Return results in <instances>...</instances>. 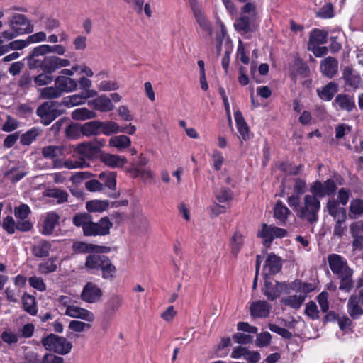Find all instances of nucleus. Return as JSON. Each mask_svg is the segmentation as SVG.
Returning a JSON list of instances; mask_svg holds the SVG:
<instances>
[{
    "label": "nucleus",
    "mask_w": 363,
    "mask_h": 363,
    "mask_svg": "<svg viewBox=\"0 0 363 363\" xmlns=\"http://www.w3.org/2000/svg\"><path fill=\"white\" fill-rule=\"evenodd\" d=\"M62 104L57 101H45L37 108L36 114L43 125H48L65 113V110L60 108Z\"/></svg>",
    "instance_id": "3"
},
{
    "label": "nucleus",
    "mask_w": 363,
    "mask_h": 363,
    "mask_svg": "<svg viewBox=\"0 0 363 363\" xmlns=\"http://www.w3.org/2000/svg\"><path fill=\"white\" fill-rule=\"evenodd\" d=\"M93 218L89 212L77 213L72 218V223L76 227H81L84 234L85 226L91 223Z\"/></svg>",
    "instance_id": "31"
},
{
    "label": "nucleus",
    "mask_w": 363,
    "mask_h": 363,
    "mask_svg": "<svg viewBox=\"0 0 363 363\" xmlns=\"http://www.w3.org/2000/svg\"><path fill=\"white\" fill-rule=\"evenodd\" d=\"M41 343L45 350L53 351L61 355H65L70 352L72 345L65 337L51 333L43 337Z\"/></svg>",
    "instance_id": "4"
},
{
    "label": "nucleus",
    "mask_w": 363,
    "mask_h": 363,
    "mask_svg": "<svg viewBox=\"0 0 363 363\" xmlns=\"http://www.w3.org/2000/svg\"><path fill=\"white\" fill-rule=\"evenodd\" d=\"M243 243L242 235L240 233H235L230 240L231 252L237 256Z\"/></svg>",
    "instance_id": "47"
},
{
    "label": "nucleus",
    "mask_w": 363,
    "mask_h": 363,
    "mask_svg": "<svg viewBox=\"0 0 363 363\" xmlns=\"http://www.w3.org/2000/svg\"><path fill=\"white\" fill-rule=\"evenodd\" d=\"M130 144V138L125 135L113 136L109 140V145L116 147L119 150L128 147Z\"/></svg>",
    "instance_id": "36"
},
{
    "label": "nucleus",
    "mask_w": 363,
    "mask_h": 363,
    "mask_svg": "<svg viewBox=\"0 0 363 363\" xmlns=\"http://www.w3.org/2000/svg\"><path fill=\"white\" fill-rule=\"evenodd\" d=\"M86 189L91 192L103 191V185L99 179H90L85 182Z\"/></svg>",
    "instance_id": "60"
},
{
    "label": "nucleus",
    "mask_w": 363,
    "mask_h": 363,
    "mask_svg": "<svg viewBox=\"0 0 363 363\" xmlns=\"http://www.w3.org/2000/svg\"><path fill=\"white\" fill-rule=\"evenodd\" d=\"M123 298L118 295H112L105 305V315L112 317L122 305Z\"/></svg>",
    "instance_id": "27"
},
{
    "label": "nucleus",
    "mask_w": 363,
    "mask_h": 363,
    "mask_svg": "<svg viewBox=\"0 0 363 363\" xmlns=\"http://www.w3.org/2000/svg\"><path fill=\"white\" fill-rule=\"evenodd\" d=\"M31 213L29 206L27 204L21 203L14 208V215L17 219H26Z\"/></svg>",
    "instance_id": "52"
},
{
    "label": "nucleus",
    "mask_w": 363,
    "mask_h": 363,
    "mask_svg": "<svg viewBox=\"0 0 363 363\" xmlns=\"http://www.w3.org/2000/svg\"><path fill=\"white\" fill-rule=\"evenodd\" d=\"M9 26L20 34L31 33L33 31V26L23 14H15L9 21Z\"/></svg>",
    "instance_id": "8"
},
{
    "label": "nucleus",
    "mask_w": 363,
    "mask_h": 363,
    "mask_svg": "<svg viewBox=\"0 0 363 363\" xmlns=\"http://www.w3.org/2000/svg\"><path fill=\"white\" fill-rule=\"evenodd\" d=\"M320 208V202L314 194H307L304 196V205L299 208L297 216L301 219L306 220L310 223L317 222L318 213Z\"/></svg>",
    "instance_id": "2"
},
{
    "label": "nucleus",
    "mask_w": 363,
    "mask_h": 363,
    "mask_svg": "<svg viewBox=\"0 0 363 363\" xmlns=\"http://www.w3.org/2000/svg\"><path fill=\"white\" fill-rule=\"evenodd\" d=\"M43 133V130L38 127H33L21 135L20 142L23 145H29L35 141Z\"/></svg>",
    "instance_id": "32"
},
{
    "label": "nucleus",
    "mask_w": 363,
    "mask_h": 363,
    "mask_svg": "<svg viewBox=\"0 0 363 363\" xmlns=\"http://www.w3.org/2000/svg\"><path fill=\"white\" fill-rule=\"evenodd\" d=\"M109 206L108 201L91 200L86 203V208L88 212L101 213L106 211Z\"/></svg>",
    "instance_id": "35"
},
{
    "label": "nucleus",
    "mask_w": 363,
    "mask_h": 363,
    "mask_svg": "<svg viewBox=\"0 0 363 363\" xmlns=\"http://www.w3.org/2000/svg\"><path fill=\"white\" fill-rule=\"evenodd\" d=\"M55 85L59 87L62 93L72 92L77 87V82L66 76H58L55 80Z\"/></svg>",
    "instance_id": "24"
},
{
    "label": "nucleus",
    "mask_w": 363,
    "mask_h": 363,
    "mask_svg": "<svg viewBox=\"0 0 363 363\" xmlns=\"http://www.w3.org/2000/svg\"><path fill=\"white\" fill-rule=\"evenodd\" d=\"M337 185L332 179H328L323 183L315 181L311 186L310 191L318 198H323L326 196H333L337 191Z\"/></svg>",
    "instance_id": "6"
},
{
    "label": "nucleus",
    "mask_w": 363,
    "mask_h": 363,
    "mask_svg": "<svg viewBox=\"0 0 363 363\" xmlns=\"http://www.w3.org/2000/svg\"><path fill=\"white\" fill-rule=\"evenodd\" d=\"M255 21V18H250L247 15H242L235 21L234 26L238 32L245 34L254 30Z\"/></svg>",
    "instance_id": "16"
},
{
    "label": "nucleus",
    "mask_w": 363,
    "mask_h": 363,
    "mask_svg": "<svg viewBox=\"0 0 363 363\" xmlns=\"http://www.w3.org/2000/svg\"><path fill=\"white\" fill-rule=\"evenodd\" d=\"M96 95V91L94 90H88L81 94H74L62 99L61 102L62 106L66 107H72L78 106L84 102L89 98L93 97Z\"/></svg>",
    "instance_id": "13"
},
{
    "label": "nucleus",
    "mask_w": 363,
    "mask_h": 363,
    "mask_svg": "<svg viewBox=\"0 0 363 363\" xmlns=\"http://www.w3.org/2000/svg\"><path fill=\"white\" fill-rule=\"evenodd\" d=\"M194 17L199 23V26L205 31L211 33V28L210 22L206 18L201 11L197 12L194 14Z\"/></svg>",
    "instance_id": "56"
},
{
    "label": "nucleus",
    "mask_w": 363,
    "mask_h": 363,
    "mask_svg": "<svg viewBox=\"0 0 363 363\" xmlns=\"http://www.w3.org/2000/svg\"><path fill=\"white\" fill-rule=\"evenodd\" d=\"M271 308V305L266 301H255L250 306V315L252 318H267L269 315Z\"/></svg>",
    "instance_id": "14"
},
{
    "label": "nucleus",
    "mask_w": 363,
    "mask_h": 363,
    "mask_svg": "<svg viewBox=\"0 0 363 363\" xmlns=\"http://www.w3.org/2000/svg\"><path fill=\"white\" fill-rule=\"evenodd\" d=\"M65 133L67 138L75 139L82 134V127L77 123H71L66 127Z\"/></svg>",
    "instance_id": "50"
},
{
    "label": "nucleus",
    "mask_w": 363,
    "mask_h": 363,
    "mask_svg": "<svg viewBox=\"0 0 363 363\" xmlns=\"http://www.w3.org/2000/svg\"><path fill=\"white\" fill-rule=\"evenodd\" d=\"M272 341V335L269 332H263L257 334L255 344L259 347H267Z\"/></svg>",
    "instance_id": "53"
},
{
    "label": "nucleus",
    "mask_w": 363,
    "mask_h": 363,
    "mask_svg": "<svg viewBox=\"0 0 363 363\" xmlns=\"http://www.w3.org/2000/svg\"><path fill=\"white\" fill-rule=\"evenodd\" d=\"M216 200L220 203H225L233 199L232 191L225 187H222L215 192Z\"/></svg>",
    "instance_id": "49"
},
{
    "label": "nucleus",
    "mask_w": 363,
    "mask_h": 363,
    "mask_svg": "<svg viewBox=\"0 0 363 363\" xmlns=\"http://www.w3.org/2000/svg\"><path fill=\"white\" fill-rule=\"evenodd\" d=\"M329 294L327 291H322L316 296V300L323 313H327L329 310Z\"/></svg>",
    "instance_id": "54"
},
{
    "label": "nucleus",
    "mask_w": 363,
    "mask_h": 363,
    "mask_svg": "<svg viewBox=\"0 0 363 363\" xmlns=\"http://www.w3.org/2000/svg\"><path fill=\"white\" fill-rule=\"evenodd\" d=\"M339 91V85L337 82L331 81L326 85L316 90L318 97L325 101H330Z\"/></svg>",
    "instance_id": "15"
},
{
    "label": "nucleus",
    "mask_w": 363,
    "mask_h": 363,
    "mask_svg": "<svg viewBox=\"0 0 363 363\" xmlns=\"http://www.w3.org/2000/svg\"><path fill=\"white\" fill-rule=\"evenodd\" d=\"M281 268L282 261L281 257L272 252L268 255L265 260L263 275L265 277V274H267L268 277H270V276L279 273Z\"/></svg>",
    "instance_id": "11"
},
{
    "label": "nucleus",
    "mask_w": 363,
    "mask_h": 363,
    "mask_svg": "<svg viewBox=\"0 0 363 363\" xmlns=\"http://www.w3.org/2000/svg\"><path fill=\"white\" fill-rule=\"evenodd\" d=\"M101 133H104L106 135H111L113 133H117L120 132V126L117 123L113 121H101Z\"/></svg>",
    "instance_id": "45"
},
{
    "label": "nucleus",
    "mask_w": 363,
    "mask_h": 363,
    "mask_svg": "<svg viewBox=\"0 0 363 363\" xmlns=\"http://www.w3.org/2000/svg\"><path fill=\"white\" fill-rule=\"evenodd\" d=\"M335 220L336 222L334 226L333 235L341 238L347 230V227L344 225V223L347 220V214H345L344 212H342L338 218Z\"/></svg>",
    "instance_id": "42"
},
{
    "label": "nucleus",
    "mask_w": 363,
    "mask_h": 363,
    "mask_svg": "<svg viewBox=\"0 0 363 363\" xmlns=\"http://www.w3.org/2000/svg\"><path fill=\"white\" fill-rule=\"evenodd\" d=\"M264 285L262 291L263 294L267 297V300L273 301L279 297V291H278V286H277V281L274 284L270 281V277H268L267 274L264 277Z\"/></svg>",
    "instance_id": "23"
},
{
    "label": "nucleus",
    "mask_w": 363,
    "mask_h": 363,
    "mask_svg": "<svg viewBox=\"0 0 363 363\" xmlns=\"http://www.w3.org/2000/svg\"><path fill=\"white\" fill-rule=\"evenodd\" d=\"M317 17L321 18H330L334 16L333 7L331 4L324 5L316 13Z\"/></svg>",
    "instance_id": "59"
},
{
    "label": "nucleus",
    "mask_w": 363,
    "mask_h": 363,
    "mask_svg": "<svg viewBox=\"0 0 363 363\" xmlns=\"http://www.w3.org/2000/svg\"><path fill=\"white\" fill-rule=\"evenodd\" d=\"M116 177L117 174L116 172H101L98 178L102 183L104 190L105 188H108L110 190H115L116 188Z\"/></svg>",
    "instance_id": "26"
},
{
    "label": "nucleus",
    "mask_w": 363,
    "mask_h": 363,
    "mask_svg": "<svg viewBox=\"0 0 363 363\" xmlns=\"http://www.w3.org/2000/svg\"><path fill=\"white\" fill-rule=\"evenodd\" d=\"M101 161L106 166L112 168L122 167L127 162L125 157L109 153L102 154Z\"/></svg>",
    "instance_id": "22"
},
{
    "label": "nucleus",
    "mask_w": 363,
    "mask_h": 363,
    "mask_svg": "<svg viewBox=\"0 0 363 363\" xmlns=\"http://www.w3.org/2000/svg\"><path fill=\"white\" fill-rule=\"evenodd\" d=\"M51 247L52 242L42 239L33 245L31 252L33 256L38 258L48 257L50 255Z\"/></svg>",
    "instance_id": "17"
},
{
    "label": "nucleus",
    "mask_w": 363,
    "mask_h": 363,
    "mask_svg": "<svg viewBox=\"0 0 363 363\" xmlns=\"http://www.w3.org/2000/svg\"><path fill=\"white\" fill-rule=\"evenodd\" d=\"M65 315L86 321H92L94 319V315L91 312L75 306H68L65 311Z\"/></svg>",
    "instance_id": "20"
},
{
    "label": "nucleus",
    "mask_w": 363,
    "mask_h": 363,
    "mask_svg": "<svg viewBox=\"0 0 363 363\" xmlns=\"http://www.w3.org/2000/svg\"><path fill=\"white\" fill-rule=\"evenodd\" d=\"M103 295L102 290L92 282H88L83 288L81 297L89 303L98 302Z\"/></svg>",
    "instance_id": "9"
},
{
    "label": "nucleus",
    "mask_w": 363,
    "mask_h": 363,
    "mask_svg": "<svg viewBox=\"0 0 363 363\" xmlns=\"http://www.w3.org/2000/svg\"><path fill=\"white\" fill-rule=\"evenodd\" d=\"M328 262L332 272L340 281L339 289L346 293L350 292L354 287L353 269L349 267L347 259L338 254H330Z\"/></svg>",
    "instance_id": "1"
},
{
    "label": "nucleus",
    "mask_w": 363,
    "mask_h": 363,
    "mask_svg": "<svg viewBox=\"0 0 363 363\" xmlns=\"http://www.w3.org/2000/svg\"><path fill=\"white\" fill-rule=\"evenodd\" d=\"M60 216L55 211L47 213L40 232L45 235H52L56 226L60 223Z\"/></svg>",
    "instance_id": "12"
},
{
    "label": "nucleus",
    "mask_w": 363,
    "mask_h": 363,
    "mask_svg": "<svg viewBox=\"0 0 363 363\" xmlns=\"http://www.w3.org/2000/svg\"><path fill=\"white\" fill-rule=\"evenodd\" d=\"M33 82L35 85L38 86L47 85L52 82V77L51 74H46L45 72L41 73L34 77Z\"/></svg>",
    "instance_id": "57"
},
{
    "label": "nucleus",
    "mask_w": 363,
    "mask_h": 363,
    "mask_svg": "<svg viewBox=\"0 0 363 363\" xmlns=\"http://www.w3.org/2000/svg\"><path fill=\"white\" fill-rule=\"evenodd\" d=\"M291 213L289 208L280 201H277L274 208V216L278 219L281 224L286 223L288 216Z\"/></svg>",
    "instance_id": "34"
},
{
    "label": "nucleus",
    "mask_w": 363,
    "mask_h": 363,
    "mask_svg": "<svg viewBox=\"0 0 363 363\" xmlns=\"http://www.w3.org/2000/svg\"><path fill=\"white\" fill-rule=\"evenodd\" d=\"M304 313L311 320H318L320 318L318 306L313 301H310L306 304Z\"/></svg>",
    "instance_id": "48"
},
{
    "label": "nucleus",
    "mask_w": 363,
    "mask_h": 363,
    "mask_svg": "<svg viewBox=\"0 0 363 363\" xmlns=\"http://www.w3.org/2000/svg\"><path fill=\"white\" fill-rule=\"evenodd\" d=\"M328 33L323 29L313 28L309 33L307 48L323 45L328 42Z\"/></svg>",
    "instance_id": "18"
},
{
    "label": "nucleus",
    "mask_w": 363,
    "mask_h": 363,
    "mask_svg": "<svg viewBox=\"0 0 363 363\" xmlns=\"http://www.w3.org/2000/svg\"><path fill=\"white\" fill-rule=\"evenodd\" d=\"M89 104L95 109L101 112H107L112 111L114 108V106L112 104L111 99L107 97L106 95H101L96 99L89 101Z\"/></svg>",
    "instance_id": "21"
},
{
    "label": "nucleus",
    "mask_w": 363,
    "mask_h": 363,
    "mask_svg": "<svg viewBox=\"0 0 363 363\" xmlns=\"http://www.w3.org/2000/svg\"><path fill=\"white\" fill-rule=\"evenodd\" d=\"M358 301L357 296L352 295L347 301V313L353 320H359L363 315V308Z\"/></svg>",
    "instance_id": "19"
},
{
    "label": "nucleus",
    "mask_w": 363,
    "mask_h": 363,
    "mask_svg": "<svg viewBox=\"0 0 363 363\" xmlns=\"http://www.w3.org/2000/svg\"><path fill=\"white\" fill-rule=\"evenodd\" d=\"M338 60L335 57L328 56L320 61V71L323 76L333 79L338 72Z\"/></svg>",
    "instance_id": "10"
},
{
    "label": "nucleus",
    "mask_w": 363,
    "mask_h": 363,
    "mask_svg": "<svg viewBox=\"0 0 363 363\" xmlns=\"http://www.w3.org/2000/svg\"><path fill=\"white\" fill-rule=\"evenodd\" d=\"M105 257L104 255H89L86 258L85 266L89 269L99 270Z\"/></svg>",
    "instance_id": "37"
},
{
    "label": "nucleus",
    "mask_w": 363,
    "mask_h": 363,
    "mask_svg": "<svg viewBox=\"0 0 363 363\" xmlns=\"http://www.w3.org/2000/svg\"><path fill=\"white\" fill-rule=\"evenodd\" d=\"M23 310L31 315H35L38 313V308L35 298L33 296L25 292L22 296Z\"/></svg>",
    "instance_id": "29"
},
{
    "label": "nucleus",
    "mask_w": 363,
    "mask_h": 363,
    "mask_svg": "<svg viewBox=\"0 0 363 363\" xmlns=\"http://www.w3.org/2000/svg\"><path fill=\"white\" fill-rule=\"evenodd\" d=\"M342 79L345 84L351 87L357 88L361 81V78L359 75L353 74V69L347 66L344 68L342 72Z\"/></svg>",
    "instance_id": "30"
},
{
    "label": "nucleus",
    "mask_w": 363,
    "mask_h": 363,
    "mask_svg": "<svg viewBox=\"0 0 363 363\" xmlns=\"http://www.w3.org/2000/svg\"><path fill=\"white\" fill-rule=\"evenodd\" d=\"M96 116V113L86 108H79L72 113V118L74 120L84 121L86 119L94 118Z\"/></svg>",
    "instance_id": "40"
},
{
    "label": "nucleus",
    "mask_w": 363,
    "mask_h": 363,
    "mask_svg": "<svg viewBox=\"0 0 363 363\" xmlns=\"http://www.w3.org/2000/svg\"><path fill=\"white\" fill-rule=\"evenodd\" d=\"M268 328L272 332L279 335L284 339L289 340L291 339L293 336L292 333L289 330L286 328H281L276 324L269 323L268 325Z\"/></svg>",
    "instance_id": "55"
},
{
    "label": "nucleus",
    "mask_w": 363,
    "mask_h": 363,
    "mask_svg": "<svg viewBox=\"0 0 363 363\" xmlns=\"http://www.w3.org/2000/svg\"><path fill=\"white\" fill-rule=\"evenodd\" d=\"M306 298V295H292L283 298L281 302L294 309H299Z\"/></svg>",
    "instance_id": "33"
},
{
    "label": "nucleus",
    "mask_w": 363,
    "mask_h": 363,
    "mask_svg": "<svg viewBox=\"0 0 363 363\" xmlns=\"http://www.w3.org/2000/svg\"><path fill=\"white\" fill-rule=\"evenodd\" d=\"M42 360L35 351L29 350L24 354V363H42Z\"/></svg>",
    "instance_id": "64"
},
{
    "label": "nucleus",
    "mask_w": 363,
    "mask_h": 363,
    "mask_svg": "<svg viewBox=\"0 0 363 363\" xmlns=\"http://www.w3.org/2000/svg\"><path fill=\"white\" fill-rule=\"evenodd\" d=\"M2 227L9 234H13L16 229V223L12 216H7L3 220Z\"/></svg>",
    "instance_id": "63"
},
{
    "label": "nucleus",
    "mask_w": 363,
    "mask_h": 363,
    "mask_svg": "<svg viewBox=\"0 0 363 363\" xmlns=\"http://www.w3.org/2000/svg\"><path fill=\"white\" fill-rule=\"evenodd\" d=\"M70 61L67 59L60 58L57 56L45 57L43 60L42 70L46 74H51L60 68L67 67Z\"/></svg>",
    "instance_id": "7"
},
{
    "label": "nucleus",
    "mask_w": 363,
    "mask_h": 363,
    "mask_svg": "<svg viewBox=\"0 0 363 363\" xmlns=\"http://www.w3.org/2000/svg\"><path fill=\"white\" fill-rule=\"evenodd\" d=\"M350 211L353 214L362 215L363 200L360 199H355L352 200L350 205Z\"/></svg>",
    "instance_id": "58"
},
{
    "label": "nucleus",
    "mask_w": 363,
    "mask_h": 363,
    "mask_svg": "<svg viewBox=\"0 0 363 363\" xmlns=\"http://www.w3.org/2000/svg\"><path fill=\"white\" fill-rule=\"evenodd\" d=\"M101 121H92L82 125V134L86 136L96 135L101 133Z\"/></svg>",
    "instance_id": "39"
},
{
    "label": "nucleus",
    "mask_w": 363,
    "mask_h": 363,
    "mask_svg": "<svg viewBox=\"0 0 363 363\" xmlns=\"http://www.w3.org/2000/svg\"><path fill=\"white\" fill-rule=\"evenodd\" d=\"M273 226L268 225L265 223L262 224V230L258 233L257 236L262 238L264 240V245L269 246L273 241Z\"/></svg>",
    "instance_id": "44"
},
{
    "label": "nucleus",
    "mask_w": 363,
    "mask_h": 363,
    "mask_svg": "<svg viewBox=\"0 0 363 363\" xmlns=\"http://www.w3.org/2000/svg\"><path fill=\"white\" fill-rule=\"evenodd\" d=\"M62 147L58 145H48L42 149V155L44 158L54 159L62 154Z\"/></svg>",
    "instance_id": "41"
},
{
    "label": "nucleus",
    "mask_w": 363,
    "mask_h": 363,
    "mask_svg": "<svg viewBox=\"0 0 363 363\" xmlns=\"http://www.w3.org/2000/svg\"><path fill=\"white\" fill-rule=\"evenodd\" d=\"M333 104H337L340 109L351 112L355 108V102L352 97L345 94H337Z\"/></svg>",
    "instance_id": "25"
},
{
    "label": "nucleus",
    "mask_w": 363,
    "mask_h": 363,
    "mask_svg": "<svg viewBox=\"0 0 363 363\" xmlns=\"http://www.w3.org/2000/svg\"><path fill=\"white\" fill-rule=\"evenodd\" d=\"M72 248L77 253H89L94 251L95 245L77 241L73 243Z\"/></svg>",
    "instance_id": "46"
},
{
    "label": "nucleus",
    "mask_w": 363,
    "mask_h": 363,
    "mask_svg": "<svg viewBox=\"0 0 363 363\" xmlns=\"http://www.w3.org/2000/svg\"><path fill=\"white\" fill-rule=\"evenodd\" d=\"M78 150L82 155L91 158L99 152V147L91 141L79 145Z\"/></svg>",
    "instance_id": "38"
},
{
    "label": "nucleus",
    "mask_w": 363,
    "mask_h": 363,
    "mask_svg": "<svg viewBox=\"0 0 363 363\" xmlns=\"http://www.w3.org/2000/svg\"><path fill=\"white\" fill-rule=\"evenodd\" d=\"M62 92L59 87L49 86L41 90V96L44 99H55L62 96Z\"/></svg>",
    "instance_id": "51"
},
{
    "label": "nucleus",
    "mask_w": 363,
    "mask_h": 363,
    "mask_svg": "<svg viewBox=\"0 0 363 363\" xmlns=\"http://www.w3.org/2000/svg\"><path fill=\"white\" fill-rule=\"evenodd\" d=\"M113 223L110 219L105 216L101 218L98 222L91 221L88 226H85V236H104L109 234L110 229Z\"/></svg>",
    "instance_id": "5"
},
{
    "label": "nucleus",
    "mask_w": 363,
    "mask_h": 363,
    "mask_svg": "<svg viewBox=\"0 0 363 363\" xmlns=\"http://www.w3.org/2000/svg\"><path fill=\"white\" fill-rule=\"evenodd\" d=\"M232 338L235 342L242 345L251 343L253 340V337L251 335L242 333L233 334Z\"/></svg>",
    "instance_id": "62"
},
{
    "label": "nucleus",
    "mask_w": 363,
    "mask_h": 363,
    "mask_svg": "<svg viewBox=\"0 0 363 363\" xmlns=\"http://www.w3.org/2000/svg\"><path fill=\"white\" fill-rule=\"evenodd\" d=\"M99 270L101 271V276L104 279L112 280L116 273V267L113 265L110 259L106 256L102 262Z\"/></svg>",
    "instance_id": "28"
},
{
    "label": "nucleus",
    "mask_w": 363,
    "mask_h": 363,
    "mask_svg": "<svg viewBox=\"0 0 363 363\" xmlns=\"http://www.w3.org/2000/svg\"><path fill=\"white\" fill-rule=\"evenodd\" d=\"M337 201L335 199H330L327 203V209L330 216H333L334 219L338 218L340 215L344 212L345 214H347L345 208L342 207H339Z\"/></svg>",
    "instance_id": "43"
},
{
    "label": "nucleus",
    "mask_w": 363,
    "mask_h": 363,
    "mask_svg": "<svg viewBox=\"0 0 363 363\" xmlns=\"http://www.w3.org/2000/svg\"><path fill=\"white\" fill-rule=\"evenodd\" d=\"M57 264L55 263L54 259H49L46 262L41 263L39 265V270L40 272L47 274L56 271Z\"/></svg>",
    "instance_id": "61"
}]
</instances>
